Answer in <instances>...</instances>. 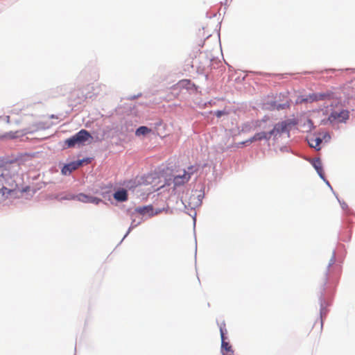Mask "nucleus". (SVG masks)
I'll return each mask as SVG.
<instances>
[{"label":"nucleus","mask_w":355,"mask_h":355,"mask_svg":"<svg viewBox=\"0 0 355 355\" xmlns=\"http://www.w3.org/2000/svg\"><path fill=\"white\" fill-rule=\"evenodd\" d=\"M2 175H3V181L2 187L0 189V199L5 200L9 196L16 194L19 188L14 177L10 175L8 170H3Z\"/></svg>","instance_id":"obj_1"},{"label":"nucleus","mask_w":355,"mask_h":355,"mask_svg":"<svg viewBox=\"0 0 355 355\" xmlns=\"http://www.w3.org/2000/svg\"><path fill=\"white\" fill-rule=\"evenodd\" d=\"M157 213L153 212V207L151 205L138 207L133 211H131L130 216L132 219L131 227L134 228L143 221V216L148 215L151 217Z\"/></svg>","instance_id":"obj_2"},{"label":"nucleus","mask_w":355,"mask_h":355,"mask_svg":"<svg viewBox=\"0 0 355 355\" xmlns=\"http://www.w3.org/2000/svg\"><path fill=\"white\" fill-rule=\"evenodd\" d=\"M92 137L86 130H80L76 135L65 140V144L68 148H72L76 146H80L85 145V143L92 139Z\"/></svg>","instance_id":"obj_3"},{"label":"nucleus","mask_w":355,"mask_h":355,"mask_svg":"<svg viewBox=\"0 0 355 355\" xmlns=\"http://www.w3.org/2000/svg\"><path fill=\"white\" fill-rule=\"evenodd\" d=\"M297 124V121L295 119H287L275 125L272 130H270V135L277 136L285 132H289L292 127Z\"/></svg>","instance_id":"obj_4"},{"label":"nucleus","mask_w":355,"mask_h":355,"mask_svg":"<svg viewBox=\"0 0 355 355\" xmlns=\"http://www.w3.org/2000/svg\"><path fill=\"white\" fill-rule=\"evenodd\" d=\"M197 168L193 166H190L187 168V170L183 171L182 175H177L173 178V184L175 187H180L186 184L191 179L192 174L197 171Z\"/></svg>","instance_id":"obj_5"},{"label":"nucleus","mask_w":355,"mask_h":355,"mask_svg":"<svg viewBox=\"0 0 355 355\" xmlns=\"http://www.w3.org/2000/svg\"><path fill=\"white\" fill-rule=\"evenodd\" d=\"M349 118V112L345 110L332 112L329 116V121L331 123H342L345 122Z\"/></svg>","instance_id":"obj_6"},{"label":"nucleus","mask_w":355,"mask_h":355,"mask_svg":"<svg viewBox=\"0 0 355 355\" xmlns=\"http://www.w3.org/2000/svg\"><path fill=\"white\" fill-rule=\"evenodd\" d=\"M83 160H79L65 164L61 169L62 174L64 175H70L73 171L80 167L83 164Z\"/></svg>","instance_id":"obj_7"},{"label":"nucleus","mask_w":355,"mask_h":355,"mask_svg":"<svg viewBox=\"0 0 355 355\" xmlns=\"http://www.w3.org/2000/svg\"><path fill=\"white\" fill-rule=\"evenodd\" d=\"M225 324H223V327H220V337H221V347L223 350V353H233V351L232 350V346L226 342L225 338Z\"/></svg>","instance_id":"obj_8"},{"label":"nucleus","mask_w":355,"mask_h":355,"mask_svg":"<svg viewBox=\"0 0 355 355\" xmlns=\"http://www.w3.org/2000/svg\"><path fill=\"white\" fill-rule=\"evenodd\" d=\"M327 95L325 94H312L309 95L306 98H302L298 100L300 103H306V102H313L318 101L320 100H323L326 98Z\"/></svg>","instance_id":"obj_9"},{"label":"nucleus","mask_w":355,"mask_h":355,"mask_svg":"<svg viewBox=\"0 0 355 355\" xmlns=\"http://www.w3.org/2000/svg\"><path fill=\"white\" fill-rule=\"evenodd\" d=\"M272 135H270V131L261 132L256 133L252 137H251L248 141L252 143L257 141H261L263 139L269 140Z\"/></svg>","instance_id":"obj_10"},{"label":"nucleus","mask_w":355,"mask_h":355,"mask_svg":"<svg viewBox=\"0 0 355 355\" xmlns=\"http://www.w3.org/2000/svg\"><path fill=\"white\" fill-rule=\"evenodd\" d=\"M307 141L310 147L319 150L320 149V144L322 143V139L320 137H315L313 135H311L308 137Z\"/></svg>","instance_id":"obj_11"},{"label":"nucleus","mask_w":355,"mask_h":355,"mask_svg":"<svg viewBox=\"0 0 355 355\" xmlns=\"http://www.w3.org/2000/svg\"><path fill=\"white\" fill-rule=\"evenodd\" d=\"M114 198L119 202L125 201L128 199L127 191L125 189L119 190L114 193Z\"/></svg>","instance_id":"obj_12"},{"label":"nucleus","mask_w":355,"mask_h":355,"mask_svg":"<svg viewBox=\"0 0 355 355\" xmlns=\"http://www.w3.org/2000/svg\"><path fill=\"white\" fill-rule=\"evenodd\" d=\"M77 199L79 201L83 202H93V203H98V201H100L99 199H97L96 198L88 196L87 195L80 193L78 196H77Z\"/></svg>","instance_id":"obj_13"},{"label":"nucleus","mask_w":355,"mask_h":355,"mask_svg":"<svg viewBox=\"0 0 355 355\" xmlns=\"http://www.w3.org/2000/svg\"><path fill=\"white\" fill-rule=\"evenodd\" d=\"M312 164H313V167L315 168V170L317 171L318 173L320 175V176L323 178V169H322V162H321L320 159H319V158L315 159L313 161Z\"/></svg>","instance_id":"obj_14"},{"label":"nucleus","mask_w":355,"mask_h":355,"mask_svg":"<svg viewBox=\"0 0 355 355\" xmlns=\"http://www.w3.org/2000/svg\"><path fill=\"white\" fill-rule=\"evenodd\" d=\"M150 131H151L150 129H149L148 128H147L146 126H141L137 129L135 134L137 136L145 135L149 133Z\"/></svg>","instance_id":"obj_15"},{"label":"nucleus","mask_w":355,"mask_h":355,"mask_svg":"<svg viewBox=\"0 0 355 355\" xmlns=\"http://www.w3.org/2000/svg\"><path fill=\"white\" fill-rule=\"evenodd\" d=\"M289 107H290V103L288 101H286L284 103H282V104L279 103V104L275 105V108L277 110L288 109V108H289Z\"/></svg>","instance_id":"obj_16"},{"label":"nucleus","mask_w":355,"mask_h":355,"mask_svg":"<svg viewBox=\"0 0 355 355\" xmlns=\"http://www.w3.org/2000/svg\"><path fill=\"white\" fill-rule=\"evenodd\" d=\"M227 113L225 112V111H222V110H218L216 112H214V114L218 117V118H220L223 115H225L227 114Z\"/></svg>","instance_id":"obj_17"},{"label":"nucleus","mask_w":355,"mask_h":355,"mask_svg":"<svg viewBox=\"0 0 355 355\" xmlns=\"http://www.w3.org/2000/svg\"><path fill=\"white\" fill-rule=\"evenodd\" d=\"M3 181V175H2V172L0 173V189L2 187V183Z\"/></svg>","instance_id":"obj_18"},{"label":"nucleus","mask_w":355,"mask_h":355,"mask_svg":"<svg viewBox=\"0 0 355 355\" xmlns=\"http://www.w3.org/2000/svg\"><path fill=\"white\" fill-rule=\"evenodd\" d=\"M223 355H233V353H223Z\"/></svg>","instance_id":"obj_19"},{"label":"nucleus","mask_w":355,"mask_h":355,"mask_svg":"<svg viewBox=\"0 0 355 355\" xmlns=\"http://www.w3.org/2000/svg\"><path fill=\"white\" fill-rule=\"evenodd\" d=\"M7 119H8L7 121L9 122V116H7Z\"/></svg>","instance_id":"obj_20"}]
</instances>
